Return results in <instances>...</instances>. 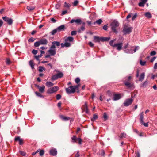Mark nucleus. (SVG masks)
<instances>
[{
    "mask_svg": "<svg viewBox=\"0 0 157 157\" xmlns=\"http://www.w3.org/2000/svg\"><path fill=\"white\" fill-rule=\"evenodd\" d=\"M80 85V84H78L74 86H70L69 87L66 88V91L68 94L74 93L76 90H78L79 87Z\"/></svg>",
    "mask_w": 157,
    "mask_h": 157,
    "instance_id": "1",
    "label": "nucleus"
},
{
    "mask_svg": "<svg viewBox=\"0 0 157 157\" xmlns=\"http://www.w3.org/2000/svg\"><path fill=\"white\" fill-rule=\"evenodd\" d=\"M47 43V40L45 38H43L35 43L34 45L36 47H38L40 45H46Z\"/></svg>",
    "mask_w": 157,
    "mask_h": 157,
    "instance_id": "2",
    "label": "nucleus"
},
{
    "mask_svg": "<svg viewBox=\"0 0 157 157\" xmlns=\"http://www.w3.org/2000/svg\"><path fill=\"white\" fill-rule=\"evenodd\" d=\"M128 24H125L123 30L124 34H129L132 31L133 28L131 27H128Z\"/></svg>",
    "mask_w": 157,
    "mask_h": 157,
    "instance_id": "3",
    "label": "nucleus"
},
{
    "mask_svg": "<svg viewBox=\"0 0 157 157\" xmlns=\"http://www.w3.org/2000/svg\"><path fill=\"white\" fill-rule=\"evenodd\" d=\"M119 26V23L117 21H113L111 24V28L113 32H116V28Z\"/></svg>",
    "mask_w": 157,
    "mask_h": 157,
    "instance_id": "4",
    "label": "nucleus"
},
{
    "mask_svg": "<svg viewBox=\"0 0 157 157\" xmlns=\"http://www.w3.org/2000/svg\"><path fill=\"white\" fill-rule=\"evenodd\" d=\"M72 142L73 143H78L79 144H82V139L80 138H77L75 136H73L72 137Z\"/></svg>",
    "mask_w": 157,
    "mask_h": 157,
    "instance_id": "5",
    "label": "nucleus"
},
{
    "mask_svg": "<svg viewBox=\"0 0 157 157\" xmlns=\"http://www.w3.org/2000/svg\"><path fill=\"white\" fill-rule=\"evenodd\" d=\"M4 21L7 22L9 25H11L13 23V20L11 18H10L6 16L2 17Z\"/></svg>",
    "mask_w": 157,
    "mask_h": 157,
    "instance_id": "6",
    "label": "nucleus"
},
{
    "mask_svg": "<svg viewBox=\"0 0 157 157\" xmlns=\"http://www.w3.org/2000/svg\"><path fill=\"white\" fill-rule=\"evenodd\" d=\"M133 101V100L132 98H129L126 99L123 104L124 106H128L131 105Z\"/></svg>",
    "mask_w": 157,
    "mask_h": 157,
    "instance_id": "7",
    "label": "nucleus"
},
{
    "mask_svg": "<svg viewBox=\"0 0 157 157\" xmlns=\"http://www.w3.org/2000/svg\"><path fill=\"white\" fill-rule=\"evenodd\" d=\"M60 45V43L58 41H53L52 42V45L50 48L56 49V46L59 47Z\"/></svg>",
    "mask_w": 157,
    "mask_h": 157,
    "instance_id": "8",
    "label": "nucleus"
},
{
    "mask_svg": "<svg viewBox=\"0 0 157 157\" xmlns=\"http://www.w3.org/2000/svg\"><path fill=\"white\" fill-rule=\"evenodd\" d=\"M123 43H120L114 44V47H116V49L118 51L121 50L122 48Z\"/></svg>",
    "mask_w": 157,
    "mask_h": 157,
    "instance_id": "9",
    "label": "nucleus"
},
{
    "mask_svg": "<svg viewBox=\"0 0 157 157\" xmlns=\"http://www.w3.org/2000/svg\"><path fill=\"white\" fill-rule=\"evenodd\" d=\"M124 83L125 86H126L129 89H134L135 87L133 83H130L129 82H127L124 81Z\"/></svg>",
    "mask_w": 157,
    "mask_h": 157,
    "instance_id": "10",
    "label": "nucleus"
},
{
    "mask_svg": "<svg viewBox=\"0 0 157 157\" xmlns=\"http://www.w3.org/2000/svg\"><path fill=\"white\" fill-rule=\"evenodd\" d=\"M59 89V87L57 86L50 88V94L56 93Z\"/></svg>",
    "mask_w": 157,
    "mask_h": 157,
    "instance_id": "11",
    "label": "nucleus"
},
{
    "mask_svg": "<svg viewBox=\"0 0 157 157\" xmlns=\"http://www.w3.org/2000/svg\"><path fill=\"white\" fill-rule=\"evenodd\" d=\"M74 22H75L77 25H80L83 22L80 19H78L76 20L72 19L70 22L71 23H72Z\"/></svg>",
    "mask_w": 157,
    "mask_h": 157,
    "instance_id": "12",
    "label": "nucleus"
},
{
    "mask_svg": "<svg viewBox=\"0 0 157 157\" xmlns=\"http://www.w3.org/2000/svg\"><path fill=\"white\" fill-rule=\"evenodd\" d=\"M82 109L84 111H85L87 113H89V109L87 105V103L86 102H85L84 105H82Z\"/></svg>",
    "mask_w": 157,
    "mask_h": 157,
    "instance_id": "13",
    "label": "nucleus"
},
{
    "mask_svg": "<svg viewBox=\"0 0 157 157\" xmlns=\"http://www.w3.org/2000/svg\"><path fill=\"white\" fill-rule=\"evenodd\" d=\"M14 141L15 142L18 141L20 145H22L24 143L23 139L21 138L19 136L15 137Z\"/></svg>",
    "mask_w": 157,
    "mask_h": 157,
    "instance_id": "14",
    "label": "nucleus"
},
{
    "mask_svg": "<svg viewBox=\"0 0 157 157\" xmlns=\"http://www.w3.org/2000/svg\"><path fill=\"white\" fill-rule=\"evenodd\" d=\"M82 25L80 28H78V33H81L82 31H83L85 30V23L83 22L82 23Z\"/></svg>",
    "mask_w": 157,
    "mask_h": 157,
    "instance_id": "15",
    "label": "nucleus"
},
{
    "mask_svg": "<svg viewBox=\"0 0 157 157\" xmlns=\"http://www.w3.org/2000/svg\"><path fill=\"white\" fill-rule=\"evenodd\" d=\"M57 151L55 148H52L50 150V154L52 155L55 156L57 155Z\"/></svg>",
    "mask_w": 157,
    "mask_h": 157,
    "instance_id": "16",
    "label": "nucleus"
},
{
    "mask_svg": "<svg viewBox=\"0 0 157 157\" xmlns=\"http://www.w3.org/2000/svg\"><path fill=\"white\" fill-rule=\"evenodd\" d=\"M113 100L114 101H116L121 98V96L120 94H115L114 93L113 94Z\"/></svg>",
    "mask_w": 157,
    "mask_h": 157,
    "instance_id": "17",
    "label": "nucleus"
},
{
    "mask_svg": "<svg viewBox=\"0 0 157 157\" xmlns=\"http://www.w3.org/2000/svg\"><path fill=\"white\" fill-rule=\"evenodd\" d=\"M57 29L58 30V32H59L61 31H63L65 29V26L64 25H61L59 26L58 27Z\"/></svg>",
    "mask_w": 157,
    "mask_h": 157,
    "instance_id": "18",
    "label": "nucleus"
},
{
    "mask_svg": "<svg viewBox=\"0 0 157 157\" xmlns=\"http://www.w3.org/2000/svg\"><path fill=\"white\" fill-rule=\"evenodd\" d=\"M56 49L51 48H50V56H54L56 53Z\"/></svg>",
    "mask_w": 157,
    "mask_h": 157,
    "instance_id": "19",
    "label": "nucleus"
},
{
    "mask_svg": "<svg viewBox=\"0 0 157 157\" xmlns=\"http://www.w3.org/2000/svg\"><path fill=\"white\" fill-rule=\"evenodd\" d=\"M60 45L61 47L62 48L64 47H70L71 46V44L68 42H65V43H61L60 44Z\"/></svg>",
    "mask_w": 157,
    "mask_h": 157,
    "instance_id": "20",
    "label": "nucleus"
},
{
    "mask_svg": "<svg viewBox=\"0 0 157 157\" xmlns=\"http://www.w3.org/2000/svg\"><path fill=\"white\" fill-rule=\"evenodd\" d=\"M94 41L95 42H100V41H101V37H99L94 36Z\"/></svg>",
    "mask_w": 157,
    "mask_h": 157,
    "instance_id": "21",
    "label": "nucleus"
},
{
    "mask_svg": "<svg viewBox=\"0 0 157 157\" xmlns=\"http://www.w3.org/2000/svg\"><path fill=\"white\" fill-rule=\"evenodd\" d=\"M74 38L72 37H68L65 40V41L68 42V41L71 42L73 41Z\"/></svg>",
    "mask_w": 157,
    "mask_h": 157,
    "instance_id": "22",
    "label": "nucleus"
},
{
    "mask_svg": "<svg viewBox=\"0 0 157 157\" xmlns=\"http://www.w3.org/2000/svg\"><path fill=\"white\" fill-rule=\"evenodd\" d=\"M145 74L144 73H142L140 75L139 78V81L142 82L144 78Z\"/></svg>",
    "mask_w": 157,
    "mask_h": 157,
    "instance_id": "23",
    "label": "nucleus"
},
{
    "mask_svg": "<svg viewBox=\"0 0 157 157\" xmlns=\"http://www.w3.org/2000/svg\"><path fill=\"white\" fill-rule=\"evenodd\" d=\"M35 8V7L33 6H28L27 7V9L30 11H31L34 10Z\"/></svg>",
    "mask_w": 157,
    "mask_h": 157,
    "instance_id": "24",
    "label": "nucleus"
},
{
    "mask_svg": "<svg viewBox=\"0 0 157 157\" xmlns=\"http://www.w3.org/2000/svg\"><path fill=\"white\" fill-rule=\"evenodd\" d=\"M110 39V37H101V41H107L109 40Z\"/></svg>",
    "mask_w": 157,
    "mask_h": 157,
    "instance_id": "25",
    "label": "nucleus"
},
{
    "mask_svg": "<svg viewBox=\"0 0 157 157\" xmlns=\"http://www.w3.org/2000/svg\"><path fill=\"white\" fill-rule=\"evenodd\" d=\"M60 117L61 119L64 121H67L70 119L69 117H65L62 115L60 116Z\"/></svg>",
    "mask_w": 157,
    "mask_h": 157,
    "instance_id": "26",
    "label": "nucleus"
},
{
    "mask_svg": "<svg viewBox=\"0 0 157 157\" xmlns=\"http://www.w3.org/2000/svg\"><path fill=\"white\" fill-rule=\"evenodd\" d=\"M45 88V86H40L38 89L39 91L41 93H43L44 92Z\"/></svg>",
    "mask_w": 157,
    "mask_h": 157,
    "instance_id": "27",
    "label": "nucleus"
},
{
    "mask_svg": "<svg viewBox=\"0 0 157 157\" xmlns=\"http://www.w3.org/2000/svg\"><path fill=\"white\" fill-rule=\"evenodd\" d=\"M149 83V82L147 81H145L141 86L143 88H146L147 86Z\"/></svg>",
    "mask_w": 157,
    "mask_h": 157,
    "instance_id": "28",
    "label": "nucleus"
},
{
    "mask_svg": "<svg viewBox=\"0 0 157 157\" xmlns=\"http://www.w3.org/2000/svg\"><path fill=\"white\" fill-rule=\"evenodd\" d=\"M29 64L31 66V68L32 69H34V64L33 61L31 60L29 62Z\"/></svg>",
    "mask_w": 157,
    "mask_h": 157,
    "instance_id": "29",
    "label": "nucleus"
},
{
    "mask_svg": "<svg viewBox=\"0 0 157 157\" xmlns=\"http://www.w3.org/2000/svg\"><path fill=\"white\" fill-rule=\"evenodd\" d=\"M143 118H144V113H143V112H142L140 114V120L141 123H143Z\"/></svg>",
    "mask_w": 157,
    "mask_h": 157,
    "instance_id": "30",
    "label": "nucleus"
},
{
    "mask_svg": "<svg viewBox=\"0 0 157 157\" xmlns=\"http://www.w3.org/2000/svg\"><path fill=\"white\" fill-rule=\"evenodd\" d=\"M56 75L57 76L58 78H61L63 76V73L61 72H59V73H58Z\"/></svg>",
    "mask_w": 157,
    "mask_h": 157,
    "instance_id": "31",
    "label": "nucleus"
},
{
    "mask_svg": "<svg viewBox=\"0 0 157 157\" xmlns=\"http://www.w3.org/2000/svg\"><path fill=\"white\" fill-rule=\"evenodd\" d=\"M146 3L145 2L141 1L139 3L138 5L140 7H144V5Z\"/></svg>",
    "mask_w": 157,
    "mask_h": 157,
    "instance_id": "32",
    "label": "nucleus"
},
{
    "mask_svg": "<svg viewBox=\"0 0 157 157\" xmlns=\"http://www.w3.org/2000/svg\"><path fill=\"white\" fill-rule=\"evenodd\" d=\"M145 16L148 18H150L152 17L151 15L149 12H147L145 13Z\"/></svg>",
    "mask_w": 157,
    "mask_h": 157,
    "instance_id": "33",
    "label": "nucleus"
},
{
    "mask_svg": "<svg viewBox=\"0 0 157 157\" xmlns=\"http://www.w3.org/2000/svg\"><path fill=\"white\" fill-rule=\"evenodd\" d=\"M57 32H58V30H57V28L53 30L51 32V34L52 35H55Z\"/></svg>",
    "mask_w": 157,
    "mask_h": 157,
    "instance_id": "34",
    "label": "nucleus"
},
{
    "mask_svg": "<svg viewBox=\"0 0 157 157\" xmlns=\"http://www.w3.org/2000/svg\"><path fill=\"white\" fill-rule=\"evenodd\" d=\"M58 79V77L57 76H56V75H53L51 78V80L52 81H54L55 80H56Z\"/></svg>",
    "mask_w": 157,
    "mask_h": 157,
    "instance_id": "35",
    "label": "nucleus"
},
{
    "mask_svg": "<svg viewBox=\"0 0 157 157\" xmlns=\"http://www.w3.org/2000/svg\"><path fill=\"white\" fill-rule=\"evenodd\" d=\"M6 63L7 65H10L12 63V62L9 58L6 59Z\"/></svg>",
    "mask_w": 157,
    "mask_h": 157,
    "instance_id": "36",
    "label": "nucleus"
},
{
    "mask_svg": "<svg viewBox=\"0 0 157 157\" xmlns=\"http://www.w3.org/2000/svg\"><path fill=\"white\" fill-rule=\"evenodd\" d=\"M102 22V21L101 19H99L98 20H97L95 22H94V24L95 23H97L98 24L100 25Z\"/></svg>",
    "mask_w": 157,
    "mask_h": 157,
    "instance_id": "37",
    "label": "nucleus"
},
{
    "mask_svg": "<svg viewBox=\"0 0 157 157\" xmlns=\"http://www.w3.org/2000/svg\"><path fill=\"white\" fill-rule=\"evenodd\" d=\"M127 135L125 133H122L121 134V135L120 136V138H126V137Z\"/></svg>",
    "mask_w": 157,
    "mask_h": 157,
    "instance_id": "38",
    "label": "nucleus"
},
{
    "mask_svg": "<svg viewBox=\"0 0 157 157\" xmlns=\"http://www.w3.org/2000/svg\"><path fill=\"white\" fill-rule=\"evenodd\" d=\"M98 118V117L97 115L95 114H94L93 115V118L91 119V120L92 121H93L94 120L97 119Z\"/></svg>",
    "mask_w": 157,
    "mask_h": 157,
    "instance_id": "39",
    "label": "nucleus"
},
{
    "mask_svg": "<svg viewBox=\"0 0 157 157\" xmlns=\"http://www.w3.org/2000/svg\"><path fill=\"white\" fill-rule=\"evenodd\" d=\"M132 79V77L129 76L126 78V79L124 81L127 82H129Z\"/></svg>",
    "mask_w": 157,
    "mask_h": 157,
    "instance_id": "40",
    "label": "nucleus"
},
{
    "mask_svg": "<svg viewBox=\"0 0 157 157\" xmlns=\"http://www.w3.org/2000/svg\"><path fill=\"white\" fill-rule=\"evenodd\" d=\"M115 41V39H113L111 40L109 42V44L110 46H113L114 47V44H113V42Z\"/></svg>",
    "mask_w": 157,
    "mask_h": 157,
    "instance_id": "41",
    "label": "nucleus"
},
{
    "mask_svg": "<svg viewBox=\"0 0 157 157\" xmlns=\"http://www.w3.org/2000/svg\"><path fill=\"white\" fill-rule=\"evenodd\" d=\"M146 62L145 61H142V60L140 61V63L141 66H144L146 64Z\"/></svg>",
    "mask_w": 157,
    "mask_h": 157,
    "instance_id": "42",
    "label": "nucleus"
},
{
    "mask_svg": "<svg viewBox=\"0 0 157 157\" xmlns=\"http://www.w3.org/2000/svg\"><path fill=\"white\" fill-rule=\"evenodd\" d=\"M19 153L23 156H25L26 155V153L25 151H20Z\"/></svg>",
    "mask_w": 157,
    "mask_h": 157,
    "instance_id": "43",
    "label": "nucleus"
},
{
    "mask_svg": "<svg viewBox=\"0 0 157 157\" xmlns=\"http://www.w3.org/2000/svg\"><path fill=\"white\" fill-rule=\"evenodd\" d=\"M35 40V39L32 37L29 38L28 40V41L29 42H33Z\"/></svg>",
    "mask_w": 157,
    "mask_h": 157,
    "instance_id": "44",
    "label": "nucleus"
},
{
    "mask_svg": "<svg viewBox=\"0 0 157 157\" xmlns=\"http://www.w3.org/2000/svg\"><path fill=\"white\" fill-rule=\"evenodd\" d=\"M107 94L108 95V96L110 97H112L113 95L112 93L109 90L107 91Z\"/></svg>",
    "mask_w": 157,
    "mask_h": 157,
    "instance_id": "45",
    "label": "nucleus"
},
{
    "mask_svg": "<svg viewBox=\"0 0 157 157\" xmlns=\"http://www.w3.org/2000/svg\"><path fill=\"white\" fill-rule=\"evenodd\" d=\"M35 94H36V95L40 97H43V95L40 93L38 92H35Z\"/></svg>",
    "mask_w": 157,
    "mask_h": 157,
    "instance_id": "46",
    "label": "nucleus"
},
{
    "mask_svg": "<svg viewBox=\"0 0 157 157\" xmlns=\"http://www.w3.org/2000/svg\"><path fill=\"white\" fill-rule=\"evenodd\" d=\"M103 118H104L105 120H106L108 119V116L106 113H104Z\"/></svg>",
    "mask_w": 157,
    "mask_h": 157,
    "instance_id": "47",
    "label": "nucleus"
},
{
    "mask_svg": "<svg viewBox=\"0 0 157 157\" xmlns=\"http://www.w3.org/2000/svg\"><path fill=\"white\" fill-rule=\"evenodd\" d=\"M80 81V79L79 78H77L75 80V81L76 83L78 84L79 82Z\"/></svg>",
    "mask_w": 157,
    "mask_h": 157,
    "instance_id": "48",
    "label": "nucleus"
},
{
    "mask_svg": "<svg viewBox=\"0 0 157 157\" xmlns=\"http://www.w3.org/2000/svg\"><path fill=\"white\" fill-rule=\"evenodd\" d=\"M42 56V55L41 54H40V55H38V56H35V58L37 60H39V58L41 57Z\"/></svg>",
    "mask_w": 157,
    "mask_h": 157,
    "instance_id": "49",
    "label": "nucleus"
},
{
    "mask_svg": "<svg viewBox=\"0 0 157 157\" xmlns=\"http://www.w3.org/2000/svg\"><path fill=\"white\" fill-rule=\"evenodd\" d=\"M39 69H38V71L40 72H42L43 71V70H44V69L42 67H41V66H40L39 67Z\"/></svg>",
    "mask_w": 157,
    "mask_h": 157,
    "instance_id": "50",
    "label": "nucleus"
},
{
    "mask_svg": "<svg viewBox=\"0 0 157 157\" xmlns=\"http://www.w3.org/2000/svg\"><path fill=\"white\" fill-rule=\"evenodd\" d=\"M77 32L76 31H73L71 32V35L72 36L75 35L76 34Z\"/></svg>",
    "mask_w": 157,
    "mask_h": 157,
    "instance_id": "51",
    "label": "nucleus"
},
{
    "mask_svg": "<svg viewBox=\"0 0 157 157\" xmlns=\"http://www.w3.org/2000/svg\"><path fill=\"white\" fill-rule=\"evenodd\" d=\"M56 99L57 100H59L61 98V95L59 94H58L56 95Z\"/></svg>",
    "mask_w": 157,
    "mask_h": 157,
    "instance_id": "52",
    "label": "nucleus"
},
{
    "mask_svg": "<svg viewBox=\"0 0 157 157\" xmlns=\"http://www.w3.org/2000/svg\"><path fill=\"white\" fill-rule=\"evenodd\" d=\"M156 54V52L154 51H152L150 53V55L151 56L155 55Z\"/></svg>",
    "mask_w": 157,
    "mask_h": 157,
    "instance_id": "53",
    "label": "nucleus"
},
{
    "mask_svg": "<svg viewBox=\"0 0 157 157\" xmlns=\"http://www.w3.org/2000/svg\"><path fill=\"white\" fill-rule=\"evenodd\" d=\"M38 52L37 50L33 49L32 51V53L34 55H36Z\"/></svg>",
    "mask_w": 157,
    "mask_h": 157,
    "instance_id": "54",
    "label": "nucleus"
},
{
    "mask_svg": "<svg viewBox=\"0 0 157 157\" xmlns=\"http://www.w3.org/2000/svg\"><path fill=\"white\" fill-rule=\"evenodd\" d=\"M137 17V14L136 13H135L134 16L132 17V21L134 20Z\"/></svg>",
    "mask_w": 157,
    "mask_h": 157,
    "instance_id": "55",
    "label": "nucleus"
},
{
    "mask_svg": "<svg viewBox=\"0 0 157 157\" xmlns=\"http://www.w3.org/2000/svg\"><path fill=\"white\" fill-rule=\"evenodd\" d=\"M44 153V151L43 150H41L40 151L39 154L40 156L43 155Z\"/></svg>",
    "mask_w": 157,
    "mask_h": 157,
    "instance_id": "56",
    "label": "nucleus"
},
{
    "mask_svg": "<svg viewBox=\"0 0 157 157\" xmlns=\"http://www.w3.org/2000/svg\"><path fill=\"white\" fill-rule=\"evenodd\" d=\"M78 0H76L73 3V5L75 6H76L78 4Z\"/></svg>",
    "mask_w": 157,
    "mask_h": 157,
    "instance_id": "57",
    "label": "nucleus"
},
{
    "mask_svg": "<svg viewBox=\"0 0 157 157\" xmlns=\"http://www.w3.org/2000/svg\"><path fill=\"white\" fill-rule=\"evenodd\" d=\"M125 52L127 53H133L132 51V50H126Z\"/></svg>",
    "mask_w": 157,
    "mask_h": 157,
    "instance_id": "58",
    "label": "nucleus"
},
{
    "mask_svg": "<svg viewBox=\"0 0 157 157\" xmlns=\"http://www.w3.org/2000/svg\"><path fill=\"white\" fill-rule=\"evenodd\" d=\"M141 123L145 127H147L148 126V123H145L143 122V123Z\"/></svg>",
    "mask_w": 157,
    "mask_h": 157,
    "instance_id": "59",
    "label": "nucleus"
},
{
    "mask_svg": "<svg viewBox=\"0 0 157 157\" xmlns=\"http://www.w3.org/2000/svg\"><path fill=\"white\" fill-rule=\"evenodd\" d=\"M51 21L53 23H55L56 22V20L54 19V18H51Z\"/></svg>",
    "mask_w": 157,
    "mask_h": 157,
    "instance_id": "60",
    "label": "nucleus"
},
{
    "mask_svg": "<svg viewBox=\"0 0 157 157\" xmlns=\"http://www.w3.org/2000/svg\"><path fill=\"white\" fill-rule=\"evenodd\" d=\"M89 45L91 47H93L94 44L91 42H90L89 43Z\"/></svg>",
    "mask_w": 157,
    "mask_h": 157,
    "instance_id": "61",
    "label": "nucleus"
},
{
    "mask_svg": "<svg viewBox=\"0 0 157 157\" xmlns=\"http://www.w3.org/2000/svg\"><path fill=\"white\" fill-rule=\"evenodd\" d=\"M64 6L66 7L69 8L70 7L69 5L66 2L64 3Z\"/></svg>",
    "mask_w": 157,
    "mask_h": 157,
    "instance_id": "62",
    "label": "nucleus"
},
{
    "mask_svg": "<svg viewBox=\"0 0 157 157\" xmlns=\"http://www.w3.org/2000/svg\"><path fill=\"white\" fill-rule=\"evenodd\" d=\"M138 48H139L138 46H136L135 47V49L133 50L134 52H136V50H137L138 49Z\"/></svg>",
    "mask_w": 157,
    "mask_h": 157,
    "instance_id": "63",
    "label": "nucleus"
},
{
    "mask_svg": "<svg viewBox=\"0 0 157 157\" xmlns=\"http://www.w3.org/2000/svg\"><path fill=\"white\" fill-rule=\"evenodd\" d=\"M103 29L105 30H107V25H105L103 27Z\"/></svg>",
    "mask_w": 157,
    "mask_h": 157,
    "instance_id": "64",
    "label": "nucleus"
}]
</instances>
